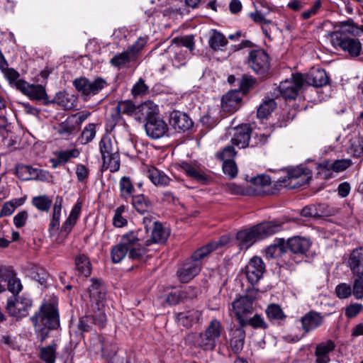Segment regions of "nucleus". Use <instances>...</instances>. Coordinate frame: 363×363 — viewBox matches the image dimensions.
Returning a JSON list of instances; mask_svg holds the SVG:
<instances>
[{"label": "nucleus", "mask_w": 363, "mask_h": 363, "mask_svg": "<svg viewBox=\"0 0 363 363\" xmlns=\"http://www.w3.org/2000/svg\"><path fill=\"white\" fill-rule=\"evenodd\" d=\"M144 233L130 230L123 235L120 242L112 247L111 257L113 262H121L127 255L133 260H140L145 255L141 245L145 242Z\"/></svg>", "instance_id": "1"}, {"label": "nucleus", "mask_w": 363, "mask_h": 363, "mask_svg": "<svg viewBox=\"0 0 363 363\" xmlns=\"http://www.w3.org/2000/svg\"><path fill=\"white\" fill-rule=\"evenodd\" d=\"M229 241L227 236H223L218 241L211 242L197 250L191 255L194 263H186L177 272L178 279L181 282L186 283L196 276L201 270L200 260L219 247L225 245Z\"/></svg>", "instance_id": "2"}, {"label": "nucleus", "mask_w": 363, "mask_h": 363, "mask_svg": "<svg viewBox=\"0 0 363 363\" xmlns=\"http://www.w3.org/2000/svg\"><path fill=\"white\" fill-rule=\"evenodd\" d=\"M223 328L217 319H213L203 332L200 333H191L185 337L187 344L203 350H213L219 340Z\"/></svg>", "instance_id": "3"}, {"label": "nucleus", "mask_w": 363, "mask_h": 363, "mask_svg": "<svg viewBox=\"0 0 363 363\" xmlns=\"http://www.w3.org/2000/svg\"><path fill=\"white\" fill-rule=\"evenodd\" d=\"M281 229V225L276 222H265L258 224L250 229L239 231L237 240L240 250L249 248L257 239L272 235Z\"/></svg>", "instance_id": "4"}, {"label": "nucleus", "mask_w": 363, "mask_h": 363, "mask_svg": "<svg viewBox=\"0 0 363 363\" xmlns=\"http://www.w3.org/2000/svg\"><path fill=\"white\" fill-rule=\"evenodd\" d=\"M36 331L46 334L45 329H55L60 325L57 310L54 304L44 303L40 311L31 318Z\"/></svg>", "instance_id": "5"}, {"label": "nucleus", "mask_w": 363, "mask_h": 363, "mask_svg": "<svg viewBox=\"0 0 363 363\" xmlns=\"http://www.w3.org/2000/svg\"><path fill=\"white\" fill-rule=\"evenodd\" d=\"M99 148L103 160L102 167L109 169L111 172L120 169V155L117 143L109 136H104L100 143Z\"/></svg>", "instance_id": "6"}, {"label": "nucleus", "mask_w": 363, "mask_h": 363, "mask_svg": "<svg viewBox=\"0 0 363 363\" xmlns=\"http://www.w3.org/2000/svg\"><path fill=\"white\" fill-rule=\"evenodd\" d=\"M325 37L335 48H340L352 57H357L362 51V43L357 38L342 36L340 32H329Z\"/></svg>", "instance_id": "7"}, {"label": "nucleus", "mask_w": 363, "mask_h": 363, "mask_svg": "<svg viewBox=\"0 0 363 363\" xmlns=\"http://www.w3.org/2000/svg\"><path fill=\"white\" fill-rule=\"evenodd\" d=\"M247 63L255 72L262 75L267 74L270 67L269 57L262 49L250 50Z\"/></svg>", "instance_id": "8"}, {"label": "nucleus", "mask_w": 363, "mask_h": 363, "mask_svg": "<svg viewBox=\"0 0 363 363\" xmlns=\"http://www.w3.org/2000/svg\"><path fill=\"white\" fill-rule=\"evenodd\" d=\"M91 311L92 314L82 317L79 321L78 328L82 333L91 330L94 325L102 328L106 324V316L104 308L98 306L96 309L91 308Z\"/></svg>", "instance_id": "9"}, {"label": "nucleus", "mask_w": 363, "mask_h": 363, "mask_svg": "<svg viewBox=\"0 0 363 363\" xmlns=\"http://www.w3.org/2000/svg\"><path fill=\"white\" fill-rule=\"evenodd\" d=\"M303 86V75L297 73L292 74L291 79L281 82L279 86V90L283 98L294 99Z\"/></svg>", "instance_id": "10"}, {"label": "nucleus", "mask_w": 363, "mask_h": 363, "mask_svg": "<svg viewBox=\"0 0 363 363\" xmlns=\"http://www.w3.org/2000/svg\"><path fill=\"white\" fill-rule=\"evenodd\" d=\"M135 231L143 232L144 240L145 242H143L141 246L145 250V254L147 251V247L152 243H162L164 242L169 237V232L165 230L160 223H155L154 228L151 231V234L149 233V230L147 227L144 229H138Z\"/></svg>", "instance_id": "11"}, {"label": "nucleus", "mask_w": 363, "mask_h": 363, "mask_svg": "<svg viewBox=\"0 0 363 363\" xmlns=\"http://www.w3.org/2000/svg\"><path fill=\"white\" fill-rule=\"evenodd\" d=\"M311 177L309 169L297 167L288 172L287 178L282 182L284 186L289 189H295L306 184Z\"/></svg>", "instance_id": "12"}, {"label": "nucleus", "mask_w": 363, "mask_h": 363, "mask_svg": "<svg viewBox=\"0 0 363 363\" xmlns=\"http://www.w3.org/2000/svg\"><path fill=\"white\" fill-rule=\"evenodd\" d=\"M252 302L253 300L250 297L245 296L237 298L232 303L233 312L242 327L247 325V323L245 317L252 313Z\"/></svg>", "instance_id": "13"}, {"label": "nucleus", "mask_w": 363, "mask_h": 363, "mask_svg": "<svg viewBox=\"0 0 363 363\" xmlns=\"http://www.w3.org/2000/svg\"><path fill=\"white\" fill-rule=\"evenodd\" d=\"M17 89L32 100H43L47 99L45 89L40 84H30L23 79H18L15 83Z\"/></svg>", "instance_id": "14"}, {"label": "nucleus", "mask_w": 363, "mask_h": 363, "mask_svg": "<svg viewBox=\"0 0 363 363\" xmlns=\"http://www.w3.org/2000/svg\"><path fill=\"white\" fill-rule=\"evenodd\" d=\"M30 299L19 296L10 298L7 302L6 308L9 313L15 317L21 318L27 315L28 310L31 307Z\"/></svg>", "instance_id": "15"}, {"label": "nucleus", "mask_w": 363, "mask_h": 363, "mask_svg": "<svg viewBox=\"0 0 363 363\" xmlns=\"http://www.w3.org/2000/svg\"><path fill=\"white\" fill-rule=\"evenodd\" d=\"M145 130L149 138L157 140L167 135L169 127L163 119L157 116L145 123Z\"/></svg>", "instance_id": "16"}, {"label": "nucleus", "mask_w": 363, "mask_h": 363, "mask_svg": "<svg viewBox=\"0 0 363 363\" xmlns=\"http://www.w3.org/2000/svg\"><path fill=\"white\" fill-rule=\"evenodd\" d=\"M0 281L7 282V289L14 296L18 294L23 289L20 279L16 277L14 270L8 267H0Z\"/></svg>", "instance_id": "17"}, {"label": "nucleus", "mask_w": 363, "mask_h": 363, "mask_svg": "<svg viewBox=\"0 0 363 363\" xmlns=\"http://www.w3.org/2000/svg\"><path fill=\"white\" fill-rule=\"evenodd\" d=\"M264 264L262 259L258 257H252L245 267V274L247 280L255 284L262 278L264 272Z\"/></svg>", "instance_id": "18"}, {"label": "nucleus", "mask_w": 363, "mask_h": 363, "mask_svg": "<svg viewBox=\"0 0 363 363\" xmlns=\"http://www.w3.org/2000/svg\"><path fill=\"white\" fill-rule=\"evenodd\" d=\"M169 124L178 132H185L193 126V121L187 114L174 111L169 115Z\"/></svg>", "instance_id": "19"}, {"label": "nucleus", "mask_w": 363, "mask_h": 363, "mask_svg": "<svg viewBox=\"0 0 363 363\" xmlns=\"http://www.w3.org/2000/svg\"><path fill=\"white\" fill-rule=\"evenodd\" d=\"M91 285L89 287L90 298L92 301L91 308L96 309L97 306L104 309L105 293L103 290L101 283L96 279H91Z\"/></svg>", "instance_id": "20"}, {"label": "nucleus", "mask_w": 363, "mask_h": 363, "mask_svg": "<svg viewBox=\"0 0 363 363\" xmlns=\"http://www.w3.org/2000/svg\"><path fill=\"white\" fill-rule=\"evenodd\" d=\"M329 78L323 69L313 68L308 73L303 75V84L313 86H323L328 84Z\"/></svg>", "instance_id": "21"}, {"label": "nucleus", "mask_w": 363, "mask_h": 363, "mask_svg": "<svg viewBox=\"0 0 363 363\" xmlns=\"http://www.w3.org/2000/svg\"><path fill=\"white\" fill-rule=\"evenodd\" d=\"M300 321L304 333L307 334L322 325L323 317L315 311H310L301 318Z\"/></svg>", "instance_id": "22"}, {"label": "nucleus", "mask_w": 363, "mask_h": 363, "mask_svg": "<svg viewBox=\"0 0 363 363\" xmlns=\"http://www.w3.org/2000/svg\"><path fill=\"white\" fill-rule=\"evenodd\" d=\"M159 113L158 106L151 101H147L137 107L135 119L139 121H149L157 118Z\"/></svg>", "instance_id": "23"}, {"label": "nucleus", "mask_w": 363, "mask_h": 363, "mask_svg": "<svg viewBox=\"0 0 363 363\" xmlns=\"http://www.w3.org/2000/svg\"><path fill=\"white\" fill-rule=\"evenodd\" d=\"M335 347V342L330 340L318 344L315 350V363H329V353L333 351Z\"/></svg>", "instance_id": "24"}, {"label": "nucleus", "mask_w": 363, "mask_h": 363, "mask_svg": "<svg viewBox=\"0 0 363 363\" xmlns=\"http://www.w3.org/2000/svg\"><path fill=\"white\" fill-rule=\"evenodd\" d=\"M348 266L357 277H363V247L354 250L348 260Z\"/></svg>", "instance_id": "25"}, {"label": "nucleus", "mask_w": 363, "mask_h": 363, "mask_svg": "<svg viewBox=\"0 0 363 363\" xmlns=\"http://www.w3.org/2000/svg\"><path fill=\"white\" fill-rule=\"evenodd\" d=\"M201 312L199 310L191 309L176 314V320L179 325L190 328L200 319Z\"/></svg>", "instance_id": "26"}, {"label": "nucleus", "mask_w": 363, "mask_h": 363, "mask_svg": "<svg viewBox=\"0 0 363 363\" xmlns=\"http://www.w3.org/2000/svg\"><path fill=\"white\" fill-rule=\"evenodd\" d=\"M251 130L247 125L236 128L231 142L239 148L246 147L250 142Z\"/></svg>", "instance_id": "27"}, {"label": "nucleus", "mask_w": 363, "mask_h": 363, "mask_svg": "<svg viewBox=\"0 0 363 363\" xmlns=\"http://www.w3.org/2000/svg\"><path fill=\"white\" fill-rule=\"evenodd\" d=\"M137 107L133 101L130 100L122 101L118 103L115 108V113L112 114L113 121L116 123L119 122L121 118V114H125L128 116L135 115L136 117Z\"/></svg>", "instance_id": "28"}, {"label": "nucleus", "mask_w": 363, "mask_h": 363, "mask_svg": "<svg viewBox=\"0 0 363 363\" xmlns=\"http://www.w3.org/2000/svg\"><path fill=\"white\" fill-rule=\"evenodd\" d=\"M146 175L150 180L157 186H166L170 182V178L162 171L155 167H147Z\"/></svg>", "instance_id": "29"}, {"label": "nucleus", "mask_w": 363, "mask_h": 363, "mask_svg": "<svg viewBox=\"0 0 363 363\" xmlns=\"http://www.w3.org/2000/svg\"><path fill=\"white\" fill-rule=\"evenodd\" d=\"M240 101L241 98L238 91H229L222 97V108L225 111L234 112L238 109Z\"/></svg>", "instance_id": "30"}, {"label": "nucleus", "mask_w": 363, "mask_h": 363, "mask_svg": "<svg viewBox=\"0 0 363 363\" xmlns=\"http://www.w3.org/2000/svg\"><path fill=\"white\" fill-rule=\"evenodd\" d=\"M243 327H238L230 330L231 338L230 341V347L235 353L240 352L244 347L245 332Z\"/></svg>", "instance_id": "31"}, {"label": "nucleus", "mask_w": 363, "mask_h": 363, "mask_svg": "<svg viewBox=\"0 0 363 363\" xmlns=\"http://www.w3.org/2000/svg\"><path fill=\"white\" fill-rule=\"evenodd\" d=\"M286 245L291 252L294 254H304L309 249L311 242L306 238L294 237L288 240Z\"/></svg>", "instance_id": "32"}, {"label": "nucleus", "mask_w": 363, "mask_h": 363, "mask_svg": "<svg viewBox=\"0 0 363 363\" xmlns=\"http://www.w3.org/2000/svg\"><path fill=\"white\" fill-rule=\"evenodd\" d=\"M57 133L63 138L68 139L71 135L78 131L77 127L75 125L69 117L64 122H62L56 128Z\"/></svg>", "instance_id": "33"}, {"label": "nucleus", "mask_w": 363, "mask_h": 363, "mask_svg": "<svg viewBox=\"0 0 363 363\" xmlns=\"http://www.w3.org/2000/svg\"><path fill=\"white\" fill-rule=\"evenodd\" d=\"M55 102L65 110H71L77 105V99L67 92H59L55 97Z\"/></svg>", "instance_id": "34"}, {"label": "nucleus", "mask_w": 363, "mask_h": 363, "mask_svg": "<svg viewBox=\"0 0 363 363\" xmlns=\"http://www.w3.org/2000/svg\"><path fill=\"white\" fill-rule=\"evenodd\" d=\"M335 30L334 32H340L342 36L345 34L350 33L352 35L357 36L359 32V26L354 23L352 19H348L345 21L339 22L335 26Z\"/></svg>", "instance_id": "35"}, {"label": "nucleus", "mask_w": 363, "mask_h": 363, "mask_svg": "<svg viewBox=\"0 0 363 363\" xmlns=\"http://www.w3.org/2000/svg\"><path fill=\"white\" fill-rule=\"evenodd\" d=\"M99 342L101 345L102 355L108 359L114 357L117 352V347L107 337L99 335Z\"/></svg>", "instance_id": "36"}, {"label": "nucleus", "mask_w": 363, "mask_h": 363, "mask_svg": "<svg viewBox=\"0 0 363 363\" xmlns=\"http://www.w3.org/2000/svg\"><path fill=\"white\" fill-rule=\"evenodd\" d=\"M182 168L188 176L196 181L201 184L206 183L208 180L207 177L201 169L194 167L187 162L182 163Z\"/></svg>", "instance_id": "37"}, {"label": "nucleus", "mask_w": 363, "mask_h": 363, "mask_svg": "<svg viewBox=\"0 0 363 363\" xmlns=\"http://www.w3.org/2000/svg\"><path fill=\"white\" fill-rule=\"evenodd\" d=\"M36 169L30 165L18 164L16 166L15 173L20 179L24 181L33 180L36 176Z\"/></svg>", "instance_id": "38"}, {"label": "nucleus", "mask_w": 363, "mask_h": 363, "mask_svg": "<svg viewBox=\"0 0 363 363\" xmlns=\"http://www.w3.org/2000/svg\"><path fill=\"white\" fill-rule=\"evenodd\" d=\"M57 345L55 342L40 348V358L46 363H55Z\"/></svg>", "instance_id": "39"}, {"label": "nucleus", "mask_w": 363, "mask_h": 363, "mask_svg": "<svg viewBox=\"0 0 363 363\" xmlns=\"http://www.w3.org/2000/svg\"><path fill=\"white\" fill-rule=\"evenodd\" d=\"M76 269L79 273L84 277H88L91 274V263L86 256L80 255L75 259Z\"/></svg>", "instance_id": "40"}, {"label": "nucleus", "mask_w": 363, "mask_h": 363, "mask_svg": "<svg viewBox=\"0 0 363 363\" xmlns=\"http://www.w3.org/2000/svg\"><path fill=\"white\" fill-rule=\"evenodd\" d=\"M250 16L254 22L261 25L263 33L266 37L269 38L270 28H269V26L272 23V21L266 19L263 14L260 11H257L254 13H250Z\"/></svg>", "instance_id": "41"}, {"label": "nucleus", "mask_w": 363, "mask_h": 363, "mask_svg": "<svg viewBox=\"0 0 363 363\" xmlns=\"http://www.w3.org/2000/svg\"><path fill=\"white\" fill-rule=\"evenodd\" d=\"M132 204L135 210L141 214L147 212L151 208L150 201L143 194L133 196Z\"/></svg>", "instance_id": "42"}, {"label": "nucleus", "mask_w": 363, "mask_h": 363, "mask_svg": "<svg viewBox=\"0 0 363 363\" xmlns=\"http://www.w3.org/2000/svg\"><path fill=\"white\" fill-rule=\"evenodd\" d=\"M227 43L228 40L223 34L216 30L211 31L208 44L213 50H216L220 47L225 46Z\"/></svg>", "instance_id": "43"}, {"label": "nucleus", "mask_w": 363, "mask_h": 363, "mask_svg": "<svg viewBox=\"0 0 363 363\" xmlns=\"http://www.w3.org/2000/svg\"><path fill=\"white\" fill-rule=\"evenodd\" d=\"M135 59L132 56L130 52L125 51L118 55H116L111 59L110 63L111 65L121 68L131 61H135Z\"/></svg>", "instance_id": "44"}, {"label": "nucleus", "mask_w": 363, "mask_h": 363, "mask_svg": "<svg viewBox=\"0 0 363 363\" xmlns=\"http://www.w3.org/2000/svg\"><path fill=\"white\" fill-rule=\"evenodd\" d=\"M352 164V162L348 159L337 160L334 162H325L323 166L334 172H339L345 170Z\"/></svg>", "instance_id": "45"}, {"label": "nucleus", "mask_w": 363, "mask_h": 363, "mask_svg": "<svg viewBox=\"0 0 363 363\" xmlns=\"http://www.w3.org/2000/svg\"><path fill=\"white\" fill-rule=\"evenodd\" d=\"M121 196L125 199L130 198L134 191V186L129 177H123L119 182Z\"/></svg>", "instance_id": "46"}, {"label": "nucleus", "mask_w": 363, "mask_h": 363, "mask_svg": "<svg viewBox=\"0 0 363 363\" xmlns=\"http://www.w3.org/2000/svg\"><path fill=\"white\" fill-rule=\"evenodd\" d=\"M277 104L274 99H268L264 101L257 109V117L267 118L276 108Z\"/></svg>", "instance_id": "47"}, {"label": "nucleus", "mask_w": 363, "mask_h": 363, "mask_svg": "<svg viewBox=\"0 0 363 363\" xmlns=\"http://www.w3.org/2000/svg\"><path fill=\"white\" fill-rule=\"evenodd\" d=\"M106 85V82L102 78H96L92 82L89 80L86 96L97 94Z\"/></svg>", "instance_id": "48"}, {"label": "nucleus", "mask_w": 363, "mask_h": 363, "mask_svg": "<svg viewBox=\"0 0 363 363\" xmlns=\"http://www.w3.org/2000/svg\"><path fill=\"white\" fill-rule=\"evenodd\" d=\"M32 203L38 210L42 211H48L52 201L48 196L43 195L34 197L32 200Z\"/></svg>", "instance_id": "49"}, {"label": "nucleus", "mask_w": 363, "mask_h": 363, "mask_svg": "<svg viewBox=\"0 0 363 363\" xmlns=\"http://www.w3.org/2000/svg\"><path fill=\"white\" fill-rule=\"evenodd\" d=\"M96 136V127L94 123H89L83 130L80 140L82 144H87L91 142Z\"/></svg>", "instance_id": "50"}, {"label": "nucleus", "mask_w": 363, "mask_h": 363, "mask_svg": "<svg viewBox=\"0 0 363 363\" xmlns=\"http://www.w3.org/2000/svg\"><path fill=\"white\" fill-rule=\"evenodd\" d=\"M57 157L62 164L69 162L72 158H77L79 155V151L77 149L61 150L56 152Z\"/></svg>", "instance_id": "51"}, {"label": "nucleus", "mask_w": 363, "mask_h": 363, "mask_svg": "<svg viewBox=\"0 0 363 363\" xmlns=\"http://www.w3.org/2000/svg\"><path fill=\"white\" fill-rule=\"evenodd\" d=\"M266 313L268 318L273 320H281L285 317L281 308L277 304L269 305Z\"/></svg>", "instance_id": "52"}, {"label": "nucleus", "mask_w": 363, "mask_h": 363, "mask_svg": "<svg viewBox=\"0 0 363 363\" xmlns=\"http://www.w3.org/2000/svg\"><path fill=\"white\" fill-rule=\"evenodd\" d=\"M125 208V206L122 205L115 210V214L113 218V224L115 227L122 228L127 224V220L122 216Z\"/></svg>", "instance_id": "53"}, {"label": "nucleus", "mask_w": 363, "mask_h": 363, "mask_svg": "<svg viewBox=\"0 0 363 363\" xmlns=\"http://www.w3.org/2000/svg\"><path fill=\"white\" fill-rule=\"evenodd\" d=\"M284 242H279L277 244H274L269 246L266 250V256L269 258H274L281 255L284 251Z\"/></svg>", "instance_id": "54"}, {"label": "nucleus", "mask_w": 363, "mask_h": 363, "mask_svg": "<svg viewBox=\"0 0 363 363\" xmlns=\"http://www.w3.org/2000/svg\"><path fill=\"white\" fill-rule=\"evenodd\" d=\"M223 170L224 174L228 175L230 178L235 177L238 173L237 166L233 160L223 162Z\"/></svg>", "instance_id": "55"}, {"label": "nucleus", "mask_w": 363, "mask_h": 363, "mask_svg": "<svg viewBox=\"0 0 363 363\" xmlns=\"http://www.w3.org/2000/svg\"><path fill=\"white\" fill-rule=\"evenodd\" d=\"M147 41V38L140 37L138 39L134 45L128 48V51L130 52V53L135 60L137 58V54L145 47Z\"/></svg>", "instance_id": "56"}, {"label": "nucleus", "mask_w": 363, "mask_h": 363, "mask_svg": "<svg viewBox=\"0 0 363 363\" xmlns=\"http://www.w3.org/2000/svg\"><path fill=\"white\" fill-rule=\"evenodd\" d=\"M72 225L67 220L63 223L59 234L55 238L54 241L57 243H62L67 237L72 229Z\"/></svg>", "instance_id": "57"}, {"label": "nucleus", "mask_w": 363, "mask_h": 363, "mask_svg": "<svg viewBox=\"0 0 363 363\" xmlns=\"http://www.w3.org/2000/svg\"><path fill=\"white\" fill-rule=\"evenodd\" d=\"M335 292L340 298H348L352 293L350 285L342 283L336 286Z\"/></svg>", "instance_id": "58"}, {"label": "nucleus", "mask_w": 363, "mask_h": 363, "mask_svg": "<svg viewBox=\"0 0 363 363\" xmlns=\"http://www.w3.org/2000/svg\"><path fill=\"white\" fill-rule=\"evenodd\" d=\"M238 83L241 91L244 94H246L249 91V89L254 85V84L255 83V80L250 76L244 75L239 80Z\"/></svg>", "instance_id": "59"}, {"label": "nucleus", "mask_w": 363, "mask_h": 363, "mask_svg": "<svg viewBox=\"0 0 363 363\" xmlns=\"http://www.w3.org/2000/svg\"><path fill=\"white\" fill-rule=\"evenodd\" d=\"M352 294L357 299L363 298V277H358L354 279Z\"/></svg>", "instance_id": "60"}, {"label": "nucleus", "mask_w": 363, "mask_h": 363, "mask_svg": "<svg viewBox=\"0 0 363 363\" xmlns=\"http://www.w3.org/2000/svg\"><path fill=\"white\" fill-rule=\"evenodd\" d=\"M185 294H186V291L172 292L167 296L166 301L170 305L177 304L181 300L184 299Z\"/></svg>", "instance_id": "61"}, {"label": "nucleus", "mask_w": 363, "mask_h": 363, "mask_svg": "<svg viewBox=\"0 0 363 363\" xmlns=\"http://www.w3.org/2000/svg\"><path fill=\"white\" fill-rule=\"evenodd\" d=\"M88 82L89 79H87L85 77H81L79 79H76L73 82V84L79 92L86 96L88 88Z\"/></svg>", "instance_id": "62"}, {"label": "nucleus", "mask_w": 363, "mask_h": 363, "mask_svg": "<svg viewBox=\"0 0 363 363\" xmlns=\"http://www.w3.org/2000/svg\"><path fill=\"white\" fill-rule=\"evenodd\" d=\"M90 113L88 111H81L69 116L71 120L74 122L77 128H79L80 125L89 117Z\"/></svg>", "instance_id": "63"}, {"label": "nucleus", "mask_w": 363, "mask_h": 363, "mask_svg": "<svg viewBox=\"0 0 363 363\" xmlns=\"http://www.w3.org/2000/svg\"><path fill=\"white\" fill-rule=\"evenodd\" d=\"M28 213L26 211H23L16 214L13 218V223L16 228H21L26 225Z\"/></svg>", "instance_id": "64"}]
</instances>
